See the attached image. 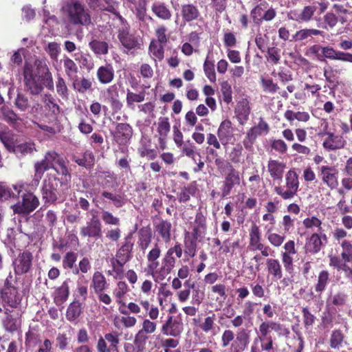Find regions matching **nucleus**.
<instances>
[{
  "label": "nucleus",
  "mask_w": 352,
  "mask_h": 352,
  "mask_svg": "<svg viewBox=\"0 0 352 352\" xmlns=\"http://www.w3.org/2000/svg\"><path fill=\"white\" fill-rule=\"evenodd\" d=\"M63 65L65 74L69 80H74L79 72L78 67L74 60L67 56H64L60 60Z\"/></svg>",
  "instance_id": "32"
},
{
  "label": "nucleus",
  "mask_w": 352,
  "mask_h": 352,
  "mask_svg": "<svg viewBox=\"0 0 352 352\" xmlns=\"http://www.w3.org/2000/svg\"><path fill=\"white\" fill-rule=\"evenodd\" d=\"M35 144L33 142H25L14 146L10 153H15L19 157L32 155L36 151Z\"/></svg>",
  "instance_id": "38"
},
{
  "label": "nucleus",
  "mask_w": 352,
  "mask_h": 352,
  "mask_svg": "<svg viewBox=\"0 0 352 352\" xmlns=\"http://www.w3.org/2000/svg\"><path fill=\"white\" fill-rule=\"evenodd\" d=\"M138 246L140 249L144 252L149 246L152 240V231L149 226L141 228L138 232Z\"/></svg>",
  "instance_id": "35"
},
{
  "label": "nucleus",
  "mask_w": 352,
  "mask_h": 352,
  "mask_svg": "<svg viewBox=\"0 0 352 352\" xmlns=\"http://www.w3.org/2000/svg\"><path fill=\"white\" fill-rule=\"evenodd\" d=\"M268 276L273 280H280L283 277V268L280 262L277 258H269L265 261Z\"/></svg>",
  "instance_id": "27"
},
{
  "label": "nucleus",
  "mask_w": 352,
  "mask_h": 352,
  "mask_svg": "<svg viewBox=\"0 0 352 352\" xmlns=\"http://www.w3.org/2000/svg\"><path fill=\"white\" fill-rule=\"evenodd\" d=\"M10 310L6 309L5 314L6 316L3 320V326L6 331L14 332L21 327L20 320L14 318L10 314Z\"/></svg>",
  "instance_id": "48"
},
{
  "label": "nucleus",
  "mask_w": 352,
  "mask_h": 352,
  "mask_svg": "<svg viewBox=\"0 0 352 352\" xmlns=\"http://www.w3.org/2000/svg\"><path fill=\"white\" fill-rule=\"evenodd\" d=\"M34 175L33 181L38 184L40 180L42 179L45 172L47 171L50 169H56L55 166H52V165L48 162L44 156L43 159L41 161L36 162L34 165Z\"/></svg>",
  "instance_id": "31"
},
{
  "label": "nucleus",
  "mask_w": 352,
  "mask_h": 352,
  "mask_svg": "<svg viewBox=\"0 0 352 352\" xmlns=\"http://www.w3.org/2000/svg\"><path fill=\"white\" fill-rule=\"evenodd\" d=\"M267 168V172L274 183L282 182L286 168L285 163L278 160L270 159Z\"/></svg>",
  "instance_id": "22"
},
{
  "label": "nucleus",
  "mask_w": 352,
  "mask_h": 352,
  "mask_svg": "<svg viewBox=\"0 0 352 352\" xmlns=\"http://www.w3.org/2000/svg\"><path fill=\"white\" fill-rule=\"evenodd\" d=\"M111 134L118 145L126 146L133 137V130L128 123H117L114 131H111Z\"/></svg>",
  "instance_id": "16"
},
{
  "label": "nucleus",
  "mask_w": 352,
  "mask_h": 352,
  "mask_svg": "<svg viewBox=\"0 0 352 352\" xmlns=\"http://www.w3.org/2000/svg\"><path fill=\"white\" fill-rule=\"evenodd\" d=\"M103 198L109 199L116 208L123 207L127 202V198L124 193H113L107 190L101 192Z\"/></svg>",
  "instance_id": "36"
},
{
  "label": "nucleus",
  "mask_w": 352,
  "mask_h": 352,
  "mask_svg": "<svg viewBox=\"0 0 352 352\" xmlns=\"http://www.w3.org/2000/svg\"><path fill=\"white\" fill-rule=\"evenodd\" d=\"M320 136H327L322 142V147L328 151H336L343 148L346 144V141L342 135L334 133H320Z\"/></svg>",
  "instance_id": "19"
},
{
  "label": "nucleus",
  "mask_w": 352,
  "mask_h": 352,
  "mask_svg": "<svg viewBox=\"0 0 352 352\" xmlns=\"http://www.w3.org/2000/svg\"><path fill=\"white\" fill-rule=\"evenodd\" d=\"M180 16L184 24L188 23L190 25L193 22H197L203 19L199 8L192 3L181 5Z\"/></svg>",
  "instance_id": "18"
},
{
  "label": "nucleus",
  "mask_w": 352,
  "mask_h": 352,
  "mask_svg": "<svg viewBox=\"0 0 352 352\" xmlns=\"http://www.w3.org/2000/svg\"><path fill=\"white\" fill-rule=\"evenodd\" d=\"M317 8L314 5L305 6L300 10H291L287 13V18L298 23H308L314 19Z\"/></svg>",
  "instance_id": "17"
},
{
  "label": "nucleus",
  "mask_w": 352,
  "mask_h": 352,
  "mask_svg": "<svg viewBox=\"0 0 352 352\" xmlns=\"http://www.w3.org/2000/svg\"><path fill=\"white\" fill-rule=\"evenodd\" d=\"M0 112L2 115L1 118L10 125H14L20 120L19 116L8 106H2Z\"/></svg>",
  "instance_id": "51"
},
{
  "label": "nucleus",
  "mask_w": 352,
  "mask_h": 352,
  "mask_svg": "<svg viewBox=\"0 0 352 352\" xmlns=\"http://www.w3.org/2000/svg\"><path fill=\"white\" fill-rule=\"evenodd\" d=\"M72 160L78 166L86 168L87 169L92 168L95 162V157L90 151H86L83 153L82 158H78L74 156Z\"/></svg>",
  "instance_id": "46"
},
{
  "label": "nucleus",
  "mask_w": 352,
  "mask_h": 352,
  "mask_svg": "<svg viewBox=\"0 0 352 352\" xmlns=\"http://www.w3.org/2000/svg\"><path fill=\"white\" fill-rule=\"evenodd\" d=\"M96 76L101 84H109L113 80L115 74L113 66L106 64L99 67L96 72Z\"/></svg>",
  "instance_id": "28"
},
{
  "label": "nucleus",
  "mask_w": 352,
  "mask_h": 352,
  "mask_svg": "<svg viewBox=\"0 0 352 352\" xmlns=\"http://www.w3.org/2000/svg\"><path fill=\"white\" fill-rule=\"evenodd\" d=\"M65 179L63 177L59 179L55 174L47 173L42 182L41 192L44 206L56 205L63 202L60 193L58 188V183L63 184L61 180Z\"/></svg>",
  "instance_id": "3"
},
{
  "label": "nucleus",
  "mask_w": 352,
  "mask_h": 352,
  "mask_svg": "<svg viewBox=\"0 0 352 352\" xmlns=\"http://www.w3.org/2000/svg\"><path fill=\"white\" fill-rule=\"evenodd\" d=\"M340 246L342 248L340 256L344 263H349L352 265V243L348 240H343Z\"/></svg>",
  "instance_id": "58"
},
{
  "label": "nucleus",
  "mask_w": 352,
  "mask_h": 352,
  "mask_svg": "<svg viewBox=\"0 0 352 352\" xmlns=\"http://www.w3.org/2000/svg\"><path fill=\"white\" fill-rule=\"evenodd\" d=\"M112 270H109L107 274L113 276L114 278H122L124 276V266L126 263L124 261L113 258L111 261Z\"/></svg>",
  "instance_id": "49"
},
{
  "label": "nucleus",
  "mask_w": 352,
  "mask_h": 352,
  "mask_svg": "<svg viewBox=\"0 0 352 352\" xmlns=\"http://www.w3.org/2000/svg\"><path fill=\"white\" fill-rule=\"evenodd\" d=\"M21 198V201H18L11 207L14 214L28 215L36 210L40 204L38 198L32 192H23Z\"/></svg>",
  "instance_id": "12"
},
{
  "label": "nucleus",
  "mask_w": 352,
  "mask_h": 352,
  "mask_svg": "<svg viewBox=\"0 0 352 352\" xmlns=\"http://www.w3.org/2000/svg\"><path fill=\"white\" fill-rule=\"evenodd\" d=\"M118 38L126 53L140 50L142 45V38L131 32L130 25L126 23L118 30Z\"/></svg>",
  "instance_id": "6"
},
{
  "label": "nucleus",
  "mask_w": 352,
  "mask_h": 352,
  "mask_svg": "<svg viewBox=\"0 0 352 352\" xmlns=\"http://www.w3.org/2000/svg\"><path fill=\"white\" fill-rule=\"evenodd\" d=\"M149 335L150 334L145 333L142 329H140L135 336V338L133 340L134 345L138 349H144L147 342L150 338Z\"/></svg>",
  "instance_id": "64"
},
{
  "label": "nucleus",
  "mask_w": 352,
  "mask_h": 352,
  "mask_svg": "<svg viewBox=\"0 0 352 352\" xmlns=\"http://www.w3.org/2000/svg\"><path fill=\"white\" fill-rule=\"evenodd\" d=\"M184 254L189 257H194L197 252V241L190 238V232H186L184 238Z\"/></svg>",
  "instance_id": "47"
},
{
  "label": "nucleus",
  "mask_w": 352,
  "mask_h": 352,
  "mask_svg": "<svg viewBox=\"0 0 352 352\" xmlns=\"http://www.w3.org/2000/svg\"><path fill=\"white\" fill-rule=\"evenodd\" d=\"M28 67L31 70L33 77L42 80L48 89H54L52 74L45 60L36 59L34 65L26 62L23 70H25Z\"/></svg>",
  "instance_id": "7"
},
{
  "label": "nucleus",
  "mask_w": 352,
  "mask_h": 352,
  "mask_svg": "<svg viewBox=\"0 0 352 352\" xmlns=\"http://www.w3.org/2000/svg\"><path fill=\"white\" fill-rule=\"evenodd\" d=\"M89 7L92 9L107 10L114 13L116 8L112 0H87Z\"/></svg>",
  "instance_id": "43"
},
{
  "label": "nucleus",
  "mask_w": 352,
  "mask_h": 352,
  "mask_svg": "<svg viewBox=\"0 0 352 352\" xmlns=\"http://www.w3.org/2000/svg\"><path fill=\"white\" fill-rule=\"evenodd\" d=\"M219 171L223 175V181L220 188L221 197L225 198L231 194L232 189L236 186L240 185V173L231 163L226 164L223 170L220 169Z\"/></svg>",
  "instance_id": "5"
},
{
  "label": "nucleus",
  "mask_w": 352,
  "mask_h": 352,
  "mask_svg": "<svg viewBox=\"0 0 352 352\" xmlns=\"http://www.w3.org/2000/svg\"><path fill=\"white\" fill-rule=\"evenodd\" d=\"M69 294V287L68 283L64 281L62 285L58 287L54 292V301L56 304H62L65 302Z\"/></svg>",
  "instance_id": "50"
},
{
  "label": "nucleus",
  "mask_w": 352,
  "mask_h": 352,
  "mask_svg": "<svg viewBox=\"0 0 352 352\" xmlns=\"http://www.w3.org/2000/svg\"><path fill=\"white\" fill-rule=\"evenodd\" d=\"M318 175L323 184L334 190L338 186V170L331 166L318 167Z\"/></svg>",
  "instance_id": "14"
},
{
  "label": "nucleus",
  "mask_w": 352,
  "mask_h": 352,
  "mask_svg": "<svg viewBox=\"0 0 352 352\" xmlns=\"http://www.w3.org/2000/svg\"><path fill=\"white\" fill-rule=\"evenodd\" d=\"M34 175L33 181L38 184L40 180L42 179L45 172L47 171L50 169H56L55 166H52V165L48 162L44 156L43 159L41 161L36 162L34 165Z\"/></svg>",
  "instance_id": "30"
},
{
  "label": "nucleus",
  "mask_w": 352,
  "mask_h": 352,
  "mask_svg": "<svg viewBox=\"0 0 352 352\" xmlns=\"http://www.w3.org/2000/svg\"><path fill=\"white\" fill-rule=\"evenodd\" d=\"M21 186L19 187L14 186V190L17 192V194H15L11 190L10 188L0 183V199L8 200L11 198L18 199L21 191Z\"/></svg>",
  "instance_id": "57"
},
{
  "label": "nucleus",
  "mask_w": 352,
  "mask_h": 352,
  "mask_svg": "<svg viewBox=\"0 0 352 352\" xmlns=\"http://www.w3.org/2000/svg\"><path fill=\"white\" fill-rule=\"evenodd\" d=\"M170 131V124L167 117H160L157 123V132L159 137H167Z\"/></svg>",
  "instance_id": "60"
},
{
  "label": "nucleus",
  "mask_w": 352,
  "mask_h": 352,
  "mask_svg": "<svg viewBox=\"0 0 352 352\" xmlns=\"http://www.w3.org/2000/svg\"><path fill=\"white\" fill-rule=\"evenodd\" d=\"M339 72L337 69L330 68L329 69H324V76L325 80L329 84L330 89L334 90L339 85L338 76L337 74Z\"/></svg>",
  "instance_id": "54"
},
{
  "label": "nucleus",
  "mask_w": 352,
  "mask_h": 352,
  "mask_svg": "<svg viewBox=\"0 0 352 352\" xmlns=\"http://www.w3.org/2000/svg\"><path fill=\"white\" fill-rule=\"evenodd\" d=\"M161 332L163 335L171 337H179L184 330V324L177 316L168 315L167 320L162 325Z\"/></svg>",
  "instance_id": "15"
},
{
  "label": "nucleus",
  "mask_w": 352,
  "mask_h": 352,
  "mask_svg": "<svg viewBox=\"0 0 352 352\" xmlns=\"http://www.w3.org/2000/svg\"><path fill=\"white\" fill-rule=\"evenodd\" d=\"M251 111L250 101L247 98L239 100L234 109V113L240 122L248 120Z\"/></svg>",
  "instance_id": "26"
},
{
  "label": "nucleus",
  "mask_w": 352,
  "mask_h": 352,
  "mask_svg": "<svg viewBox=\"0 0 352 352\" xmlns=\"http://www.w3.org/2000/svg\"><path fill=\"white\" fill-rule=\"evenodd\" d=\"M66 10L71 24L82 26L91 24V19L89 11L80 3L75 1L68 4Z\"/></svg>",
  "instance_id": "8"
},
{
  "label": "nucleus",
  "mask_w": 352,
  "mask_h": 352,
  "mask_svg": "<svg viewBox=\"0 0 352 352\" xmlns=\"http://www.w3.org/2000/svg\"><path fill=\"white\" fill-rule=\"evenodd\" d=\"M344 338L345 336L341 329H333L331 333L329 340V346L333 349H339L342 346Z\"/></svg>",
  "instance_id": "44"
},
{
  "label": "nucleus",
  "mask_w": 352,
  "mask_h": 352,
  "mask_svg": "<svg viewBox=\"0 0 352 352\" xmlns=\"http://www.w3.org/2000/svg\"><path fill=\"white\" fill-rule=\"evenodd\" d=\"M197 189L196 182L189 183L184 186L177 195V199L179 203H186L190 199L191 196H195Z\"/></svg>",
  "instance_id": "41"
},
{
  "label": "nucleus",
  "mask_w": 352,
  "mask_h": 352,
  "mask_svg": "<svg viewBox=\"0 0 352 352\" xmlns=\"http://www.w3.org/2000/svg\"><path fill=\"white\" fill-rule=\"evenodd\" d=\"M263 11L262 8L260 6H256L254 8L251 10V16L254 21L256 23L261 22L263 21H270L274 19L276 16V12L273 8H269L265 11L264 14L260 19H257V16H261V12Z\"/></svg>",
  "instance_id": "37"
},
{
  "label": "nucleus",
  "mask_w": 352,
  "mask_h": 352,
  "mask_svg": "<svg viewBox=\"0 0 352 352\" xmlns=\"http://www.w3.org/2000/svg\"><path fill=\"white\" fill-rule=\"evenodd\" d=\"M24 85L26 89L30 91L32 95H38L43 89V85L42 80L33 77L30 68L28 67L25 70H23Z\"/></svg>",
  "instance_id": "20"
},
{
  "label": "nucleus",
  "mask_w": 352,
  "mask_h": 352,
  "mask_svg": "<svg viewBox=\"0 0 352 352\" xmlns=\"http://www.w3.org/2000/svg\"><path fill=\"white\" fill-rule=\"evenodd\" d=\"M98 211H91V218L86 224L80 228V235L82 238L92 239L95 241L102 236V225L97 216Z\"/></svg>",
  "instance_id": "11"
},
{
  "label": "nucleus",
  "mask_w": 352,
  "mask_h": 352,
  "mask_svg": "<svg viewBox=\"0 0 352 352\" xmlns=\"http://www.w3.org/2000/svg\"><path fill=\"white\" fill-rule=\"evenodd\" d=\"M344 172L348 177L342 179V185L347 190H352V156L346 160Z\"/></svg>",
  "instance_id": "53"
},
{
  "label": "nucleus",
  "mask_w": 352,
  "mask_h": 352,
  "mask_svg": "<svg viewBox=\"0 0 352 352\" xmlns=\"http://www.w3.org/2000/svg\"><path fill=\"white\" fill-rule=\"evenodd\" d=\"M34 256L28 250L20 251L12 260V265L16 276L31 273L33 270Z\"/></svg>",
  "instance_id": "9"
},
{
  "label": "nucleus",
  "mask_w": 352,
  "mask_h": 352,
  "mask_svg": "<svg viewBox=\"0 0 352 352\" xmlns=\"http://www.w3.org/2000/svg\"><path fill=\"white\" fill-rule=\"evenodd\" d=\"M284 184L279 182L273 187L274 192L283 200L293 199L298 194L300 187L299 175L294 168H291L285 175Z\"/></svg>",
  "instance_id": "2"
},
{
  "label": "nucleus",
  "mask_w": 352,
  "mask_h": 352,
  "mask_svg": "<svg viewBox=\"0 0 352 352\" xmlns=\"http://www.w3.org/2000/svg\"><path fill=\"white\" fill-rule=\"evenodd\" d=\"M152 12L164 21H168L172 17V12L164 2L154 3L151 6Z\"/></svg>",
  "instance_id": "40"
},
{
  "label": "nucleus",
  "mask_w": 352,
  "mask_h": 352,
  "mask_svg": "<svg viewBox=\"0 0 352 352\" xmlns=\"http://www.w3.org/2000/svg\"><path fill=\"white\" fill-rule=\"evenodd\" d=\"M330 283V274L327 270H322L318 273L316 278V282L314 285V289L316 292H311L309 296L311 299L316 298H321L322 293L327 289L329 283Z\"/></svg>",
  "instance_id": "21"
},
{
  "label": "nucleus",
  "mask_w": 352,
  "mask_h": 352,
  "mask_svg": "<svg viewBox=\"0 0 352 352\" xmlns=\"http://www.w3.org/2000/svg\"><path fill=\"white\" fill-rule=\"evenodd\" d=\"M249 235V246L251 249L261 242V232L257 225L253 224L251 226Z\"/></svg>",
  "instance_id": "62"
},
{
  "label": "nucleus",
  "mask_w": 352,
  "mask_h": 352,
  "mask_svg": "<svg viewBox=\"0 0 352 352\" xmlns=\"http://www.w3.org/2000/svg\"><path fill=\"white\" fill-rule=\"evenodd\" d=\"M324 247L323 242H321L318 233H313L306 239L305 252L311 254L318 253Z\"/></svg>",
  "instance_id": "29"
},
{
  "label": "nucleus",
  "mask_w": 352,
  "mask_h": 352,
  "mask_svg": "<svg viewBox=\"0 0 352 352\" xmlns=\"http://www.w3.org/2000/svg\"><path fill=\"white\" fill-rule=\"evenodd\" d=\"M155 232L157 234V241L160 240L165 243L170 242L171 239L172 224L168 220L160 219L159 222L154 223Z\"/></svg>",
  "instance_id": "23"
},
{
  "label": "nucleus",
  "mask_w": 352,
  "mask_h": 352,
  "mask_svg": "<svg viewBox=\"0 0 352 352\" xmlns=\"http://www.w3.org/2000/svg\"><path fill=\"white\" fill-rule=\"evenodd\" d=\"M133 247L134 243L132 235L128 234L124 238L122 245L117 250L115 258L128 263L133 257Z\"/></svg>",
  "instance_id": "24"
},
{
  "label": "nucleus",
  "mask_w": 352,
  "mask_h": 352,
  "mask_svg": "<svg viewBox=\"0 0 352 352\" xmlns=\"http://www.w3.org/2000/svg\"><path fill=\"white\" fill-rule=\"evenodd\" d=\"M52 166H58L54 170L58 175H61L67 182L71 179V174L67 166V160L55 151H48L44 155Z\"/></svg>",
  "instance_id": "13"
},
{
  "label": "nucleus",
  "mask_w": 352,
  "mask_h": 352,
  "mask_svg": "<svg viewBox=\"0 0 352 352\" xmlns=\"http://www.w3.org/2000/svg\"><path fill=\"white\" fill-rule=\"evenodd\" d=\"M135 16L140 22V27L142 29V32L149 31V22H152L153 19L150 15L147 14L145 4L142 6L140 5V6L136 8Z\"/></svg>",
  "instance_id": "33"
},
{
  "label": "nucleus",
  "mask_w": 352,
  "mask_h": 352,
  "mask_svg": "<svg viewBox=\"0 0 352 352\" xmlns=\"http://www.w3.org/2000/svg\"><path fill=\"white\" fill-rule=\"evenodd\" d=\"M89 47L96 56L106 55L109 52V44L104 41L93 38L89 43Z\"/></svg>",
  "instance_id": "42"
},
{
  "label": "nucleus",
  "mask_w": 352,
  "mask_h": 352,
  "mask_svg": "<svg viewBox=\"0 0 352 352\" xmlns=\"http://www.w3.org/2000/svg\"><path fill=\"white\" fill-rule=\"evenodd\" d=\"M328 302L337 307H343L347 302V295L344 292H338L329 296Z\"/></svg>",
  "instance_id": "59"
},
{
  "label": "nucleus",
  "mask_w": 352,
  "mask_h": 352,
  "mask_svg": "<svg viewBox=\"0 0 352 352\" xmlns=\"http://www.w3.org/2000/svg\"><path fill=\"white\" fill-rule=\"evenodd\" d=\"M164 44L159 43L153 40L149 45V52L152 54L155 60L161 61L164 57Z\"/></svg>",
  "instance_id": "56"
},
{
  "label": "nucleus",
  "mask_w": 352,
  "mask_h": 352,
  "mask_svg": "<svg viewBox=\"0 0 352 352\" xmlns=\"http://www.w3.org/2000/svg\"><path fill=\"white\" fill-rule=\"evenodd\" d=\"M263 133L259 131L256 127L252 126L251 127L247 132L246 136L245 139L243 141V144L246 148H250L254 142L256 141V138L261 135Z\"/></svg>",
  "instance_id": "61"
},
{
  "label": "nucleus",
  "mask_w": 352,
  "mask_h": 352,
  "mask_svg": "<svg viewBox=\"0 0 352 352\" xmlns=\"http://www.w3.org/2000/svg\"><path fill=\"white\" fill-rule=\"evenodd\" d=\"M323 32L317 29L305 28L297 31L293 36L296 41H302L313 36L322 35Z\"/></svg>",
  "instance_id": "52"
},
{
  "label": "nucleus",
  "mask_w": 352,
  "mask_h": 352,
  "mask_svg": "<svg viewBox=\"0 0 352 352\" xmlns=\"http://www.w3.org/2000/svg\"><path fill=\"white\" fill-rule=\"evenodd\" d=\"M72 82L73 89L80 94H85L93 90V82L90 78H78L77 76Z\"/></svg>",
  "instance_id": "34"
},
{
  "label": "nucleus",
  "mask_w": 352,
  "mask_h": 352,
  "mask_svg": "<svg viewBox=\"0 0 352 352\" xmlns=\"http://www.w3.org/2000/svg\"><path fill=\"white\" fill-rule=\"evenodd\" d=\"M0 141L3 143L6 149L11 152L14 146V134L8 127L0 130Z\"/></svg>",
  "instance_id": "45"
},
{
  "label": "nucleus",
  "mask_w": 352,
  "mask_h": 352,
  "mask_svg": "<svg viewBox=\"0 0 352 352\" xmlns=\"http://www.w3.org/2000/svg\"><path fill=\"white\" fill-rule=\"evenodd\" d=\"M258 338L261 342L264 340L266 342L261 344V348L265 351H270L273 348V339L270 333L271 331L277 333L278 336L288 337L290 331L284 324L273 320L262 322L258 327Z\"/></svg>",
  "instance_id": "4"
},
{
  "label": "nucleus",
  "mask_w": 352,
  "mask_h": 352,
  "mask_svg": "<svg viewBox=\"0 0 352 352\" xmlns=\"http://www.w3.org/2000/svg\"><path fill=\"white\" fill-rule=\"evenodd\" d=\"M182 254L181 243L176 242L166 250L160 263L159 258L162 255V250L157 243L154 244L146 256L148 272L153 277L164 279L176 267L177 258H180Z\"/></svg>",
  "instance_id": "1"
},
{
  "label": "nucleus",
  "mask_w": 352,
  "mask_h": 352,
  "mask_svg": "<svg viewBox=\"0 0 352 352\" xmlns=\"http://www.w3.org/2000/svg\"><path fill=\"white\" fill-rule=\"evenodd\" d=\"M250 343V332L245 329H241L236 333L235 341L232 343V352H244Z\"/></svg>",
  "instance_id": "25"
},
{
  "label": "nucleus",
  "mask_w": 352,
  "mask_h": 352,
  "mask_svg": "<svg viewBox=\"0 0 352 352\" xmlns=\"http://www.w3.org/2000/svg\"><path fill=\"white\" fill-rule=\"evenodd\" d=\"M232 133V122L229 120L221 122L217 130V135L220 140H223L230 135Z\"/></svg>",
  "instance_id": "63"
},
{
  "label": "nucleus",
  "mask_w": 352,
  "mask_h": 352,
  "mask_svg": "<svg viewBox=\"0 0 352 352\" xmlns=\"http://www.w3.org/2000/svg\"><path fill=\"white\" fill-rule=\"evenodd\" d=\"M12 274L11 272L4 280L2 294V301L12 308H17L21 304L22 298L19 293V289L12 283Z\"/></svg>",
  "instance_id": "10"
},
{
  "label": "nucleus",
  "mask_w": 352,
  "mask_h": 352,
  "mask_svg": "<svg viewBox=\"0 0 352 352\" xmlns=\"http://www.w3.org/2000/svg\"><path fill=\"white\" fill-rule=\"evenodd\" d=\"M81 314V304L74 301L69 304L66 311V318L69 322L76 320Z\"/></svg>",
  "instance_id": "55"
},
{
  "label": "nucleus",
  "mask_w": 352,
  "mask_h": 352,
  "mask_svg": "<svg viewBox=\"0 0 352 352\" xmlns=\"http://www.w3.org/2000/svg\"><path fill=\"white\" fill-rule=\"evenodd\" d=\"M108 287L109 284L102 272H95L91 282V287L93 288L94 293L105 291Z\"/></svg>",
  "instance_id": "39"
}]
</instances>
